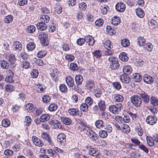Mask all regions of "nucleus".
<instances>
[{
    "label": "nucleus",
    "instance_id": "nucleus-1",
    "mask_svg": "<svg viewBox=\"0 0 158 158\" xmlns=\"http://www.w3.org/2000/svg\"><path fill=\"white\" fill-rule=\"evenodd\" d=\"M106 108L105 102L103 101H100L99 102V109L101 111L100 112H99V115L101 118L105 119L108 118V115L104 111Z\"/></svg>",
    "mask_w": 158,
    "mask_h": 158
},
{
    "label": "nucleus",
    "instance_id": "nucleus-2",
    "mask_svg": "<svg viewBox=\"0 0 158 158\" xmlns=\"http://www.w3.org/2000/svg\"><path fill=\"white\" fill-rule=\"evenodd\" d=\"M108 60L110 62V67L112 69H116L119 67V63L117 59L115 57H110L108 58Z\"/></svg>",
    "mask_w": 158,
    "mask_h": 158
},
{
    "label": "nucleus",
    "instance_id": "nucleus-3",
    "mask_svg": "<svg viewBox=\"0 0 158 158\" xmlns=\"http://www.w3.org/2000/svg\"><path fill=\"white\" fill-rule=\"evenodd\" d=\"M130 99L131 102L136 107H139L142 104V100L141 98L137 95L131 96Z\"/></svg>",
    "mask_w": 158,
    "mask_h": 158
},
{
    "label": "nucleus",
    "instance_id": "nucleus-4",
    "mask_svg": "<svg viewBox=\"0 0 158 158\" xmlns=\"http://www.w3.org/2000/svg\"><path fill=\"white\" fill-rule=\"evenodd\" d=\"M122 106V104L121 103L117 104L115 105H110L109 109L110 112L114 114H118L119 111L121 110Z\"/></svg>",
    "mask_w": 158,
    "mask_h": 158
},
{
    "label": "nucleus",
    "instance_id": "nucleus-5",
    "mask_svg": "<svg viewBox=\"0 0 158 158\" xmlns=\"http://www.w3.org/2000/svg\"><path fill=\"white\" fill-rule=\"evenodd\" d=\"M157 121V118L154 115L148 116L146 118V122L150 125H153L155 124Z\"/></svg>",
    "mask_w": 158,
    "mask_h": 158
},
{
    "label": "nucleus",
    "instance_id": "nucleus-6",
    "mask_svg": "<svg viewBox=\"0 0 158 158\" xmlns=\"http://www.w3.org/2000/svg\"><path fill=\"white\" fill-rule=\"evenodd\" d=\"M66 136L64 134L60 133L57 137V141L61 145H64L66 142Z\"/></svg>",
    "mask_w": 158,
    "mask_h": 158
},
{
    "label": "nucleus",
    "instance_id": "nucleus-7",
    "mask_svg": "<svg viewBox=\"0 0 158 158\" xmlns=\"http://www.w3.org/2000/svg\"><path fill=\"white\" fill-rule=\"evenodd\" d=\"M69 114L73 116L78 115L81 117L82 115V113H79V111L77 108H72L69 109L68 110Z\"/></svg>",
    "mask_w": 158,
    "mask_h": 158
},
{
    "label": "nucleus",
    "instance_id": "nucleus-8",
    "mask_svg": "<svg viewBox=\"0 0 158 158\" xmlns=\"http://www.w3.org/2000/svg\"><path fill=\"white\" fill-rule=\"evenodd\" d=\"M115 9L119 12H122L124 11L126 8L125 5L123 3H118L115 5Z\"/></svg>",
    "mask_w": 158,
    "mask_h": 158
},
{
    "label": "nucleus",
    "instance_id": "nucleus-9",
    "mask_svg": "<svg viewBox=\"0 0 158 158\" xmlns=\"http://www.w3.org/2000/svg\"><path fill=\"white\" fill-rule=\"evenodd\" d=\"M40 151H41L42 152L46 154H47L48 156H54L56 153L55 150L51 149H45L44 148H41Z\"/></svg>",
    "mask_w": 158,
    "mask_h": 158
},
{
    "label": "nucleus",
    "instance_id": "nucleus-10",
    "mask_svg": "<svg viewBox=\"0 0 158 158\" xmlns=\"http://www.w3.org/2000/svg\"><path fill=\"white\" fill-rule=\"evenodd\" d=\"M85 42L88 45L92 46L94 44V38L90 35H87L84 37Z\"/></svg>",
    "mask_w": 158,
    "mask_h": 158
},
{
    "label": "nucleus",
    "instance_id": "nucleus-11",
    "mask_svg": "<svg viewBox=\"0 0 158 158\" xmlns=\"http://www.w3.org/2000/svg\"><path fill=\"white\" fill-rule=\"evenodd\" d=\"M32 139L33 143L36 146L42 147L44 145L43 141L34 135L32 136Z\"/></svg>",
    "mask_w": 158,
    "mask_h": 158
},
{
    "label": "nucleus",
    "instance_id": "nucleus-12",
    "mask_svg": "<svg viewBox=\"0 0 158 158\" xmlns=\"http://www.w3.org/2000/svg\"><path fill=\"white\" fill-rule=\"evenodd\" d=\"M13 49L16 52L20 51L22 48V45L20 42L17 41H15L13 43Z\"/></svg>",
    "mask_w": 158,
    "mask_h": 158
},
{
    "label": "nucleus",
    "instance_id": "nucleus-13",
    "mask_svg": "<svg viewBox=\"0 0 158 158\" xmlns=\"http://www.w3.org/2000/svg\"><path fill=\"white\" fill-rule=\"evenodd\" d=\"M38 38L40 40L41 42L45 44L48 38V35L47 34L41 32L39 33Z\"/></svg>",
    "mask_w": 158,
    "mask_h": 158
},
{
    "label": "nucleus",
    "instance_id": "nucleus-14",
    "mask_svg": "<svg viewBox=\"0 0 158 158\" xmlns=\"http://www.w3.org/2000/svg\"><path fill=\"white\" fill-rule=\"evenodd\" d=\"M132 68L131 66L128 64L124 65L123 67V71L125 74H131L132 73Z\"/></svg>",
    "mask_w": 158,
    "mask_h": 158
},
{
    "label": "nucleus",
    "instance_id": "nucleus-15",
    "mask_svg": "<svg viewBox=\"0 0 158 158\" xmlns=\"http://www.w3.org/2000/svg\"><path fill=\"white\" fill-rule=\"evenodd\" d=\"M49 123L50 125L54 126L55 128H60L61 127L60 123L57 120H53L50 121Z\"/></svg>",
    "mask_w": 158,
    "mask_h": 158
},
{
    "label": "nucleus",
    "instance_id": "nucleus-16",
    "mask_svg": "<svg viewBox=\"0 0 158 158\" xmlns=\"http://www.w3.org/2000/svg\"><path fill=\"white\" fill-rule=\"evenodd\" d=\"M120 79L122 82L124 83H128L130 80L129 77L125 74L121 75Z\"/></svg>",
    "mask_w": 158,
    "mask_h": 158
},
{
    "label": "nucleus",
    "instance_id": "nucleus-17",
    "mask_svg": "<svg viewBox=\"0 0 158 158\" xmlns=\"http://www.w3.org/2000/svg\"><path fill=\"white\" fill-rule=\"evenodd\" d=\"M145 40L142 37L139 36L137 38V44L140 47H144L146 46Z\"/></svg>",
    "mask_w": 158,
    "mask_h": 158
},
{
    "label": "nucleus",
    "instance_id": "nucleus-18",
    "mask_svg": "<svg viewBox=\"0 0 158 158\" xmlns=\"http://www.w3.org/2000/svg\"><path fill=\"white\" fill-rule=\"evenodd\" d=\"M36 26L38 29L41 31L45 30L47 28L45 23L43 22L37 23Z\"/></svg>",
    "mask_w": 158,
    "mask_h": 158
},
{
    "label": "nucleus",
    "instance_id": "nucleus-19",
    "mask_svg": "<svg viewBox=\"0 0 158 158\" xmlns=\"http://www.w3.org/2000/svg\"><path fill=\"white\" fill-rule=\"evenodd\" d=\"M94 81L90 79L86 81L85 86L87 89H91L94 86Z\"/></svg>",
    "mask_w": 158,
    "mask_h": 158
},
{
    "label": "nucleus",
    "instance_id": "nucleus-20",
    "mask_svg": "<svg viewBox=\"0 0 158 158\" xmlns=\"http://www.w3.org/2000/svg\"><path fill=\"white\" fill-rule=\"evenodd\" d=\"M143 80L144 82L147 84H152L153 82V78L148 74L144 75Z\"/></svg>",
    "mask_w": 158,
    "mask_h": 158
},
{
    "label": "nucleus",
    "instance_id": "nucleus-21",
    "mask_svg": "<svg viewBox=\"0 0 158 158\" xmlns=\"http://www.w3.org/2000/svg\"><path fill=\"white\" fill-rule=\"evenodd\" d=\"M86 134L93 139L95 140L97 138L96 134L91 130L88 129L86 131Z\"/></svg>",
    "mask_w": 158,
    "mask_h": 158
},
{
    "label": "nucleus",
    "instance_id": "nucleus-22",
    "mask_svg": "<svg viewBox=\"0 0 158 158\" xmlns=\"http://www.w3.org/2000/svg\"><path fill=\"white\" fill-rule=\"evenodd\" d=\"M114 100L116 102H122L124 100L123 97L120 94H115L113 96Z\"/></svg>",
    "mask_w": 158,
    "mask_h": 158
},
{
    "label": "nucleus",
    "instance_id": "nucleus-23",
    "mask_svg": "<svg viewBox=\"0 0 158 158\" xmlns=\"http://www.w3.org/2000/svg\"><path fill=\"white\" fill-rule=\"evenodd\" d=\"M66 82L69 87H72L74 84V80L70 76H68L65 79Z\"/></svg>",
    "mask_w": 158,
    "mask_h": 158
},
{
    "label": "nucleus",
    "instance_id": "nucleus-24",
    "mask_svg": "<svg viewBox=\"0 0 158 158\" xmlns=\"http://www.w3.org/2000/svg\"><path fill=\"white\" fill-rule=\"evenodd\" d=\"M61 120L62 122L66 125H70L72 122V120L70 118L65 117H61Z\"/></svg>",
    "mask_w": 158,
    "mask_h": 158
},
{
    "label": "nucleus",
    "instance_id": "nucleus-25",
    "mask_svg": "<svg viewBox=\"0 0 158 158\" xmlns=\"http://www.w3.org/2000/svg\"><path fill=\"white\" fill-rule=\"evenodd\" d=\"M139 95L145 103H148L149 101V97L146 93L143 92L139 94Z\"/></svg>",
    "mask_w": 158,
    "mask_h": 158
},
{
    "label": "nucleus",
    "instance_id": "nucleus-26",
    "mask_svg": "<svg viewBox=\"0 0 158 158\" xmlns=\"http://www.w3.org/2000/svg\"><path fill=\"white\" fill-rule=\"evenodd\" d=\"M35 90L38 93H43L45 90V88L44 86L39 84H37L35 86Z\"/></svg>",
    "mask_w": 158,
    "mask_h": 158
},
{
    "label": "nucleus",
    "instance_id": "nucleus-27",
    "mask_svg": "<svg viewBox=\"0 0 158 158\" xmlns=\"http://www.w3.org/2000/svg\"><path fill=\"white\" fill-rule=\"evenodd\" d=\"M50 118V116L48 114H44L42 115L40 117V120L42 122H44L47 121Z\"/></svg>",
    "mask_w": 158,
    "mask_h": 158
},
{
    "label": "nucleus",
    "instance_id": "nucleus-28",
    "mask_svg": "<svg viewBox=\"0 0 158 158\" xmlns=\"http://www.w3.org/2000/svg\"><path fill=\"white\" fill-rule=\"evenodd\" d=\"M75 80L77 85H81L83 81V77L80 75H77L75 77Z\"/></svg>",
    "mask_w": 158,
    "mask_h": 158
},
{
    "label": "nucleus",
    "instance_id": "nucleus-29",
    "mask_svg": "<svg viewBox=\"0 0 158 158\" xmlns=\"http://www.w3.org/2000/svg\"><path fill=\"white\" fill-rule=\"evenodd\" d=\"M127 54L124 52H122L119 55L120 59L123 62H126L128 60V58Z\"/></svg>",
    "mask_w": 158,
    "mask_h": 158
},
{
    "label": "nucleus",
    "instance_id": "nucleus-30",
    "mask_svg": "<svg viewBox=\"0 0 158 158\" xmlns=\"http://www.w3.org/2000/svg\"><path fill=\"white\" fill-rule=\"evenodd\" d=\"M120 19L119 17L114 16L112 18L111 23L114 25H118L120 23Z\"/></svg>",
    "mask_w": 158,
    "mask_h": 158
},
{
    "label": "nucleus",
    "instance_id": "nucleus-31",
    "mask_svg": "<svg viewBox=\"0 0 158 158\" xmlns=\"http://www.w3.org/2000/svg\"><path fill=\"white\" fill-rule=\"evenodd\" d=\"M136 13L137 15L139 18H143L145 15L144 11L142 9L138 8L136 10Z\"/></svg>",
    "mask_w": 158,
    "mask_h": 158
},
{
    "label": "nucleus",
    "instance_id": "nucleus-32",
    "mask_svg": "<svg viewBox=\"0 0 158 158\" xmlns=\"http://www.w3.org/2000/svg\"><path fill=\"white\" fill-rule=\"evenodd\" d=\"M122 131L124 133H127L130 131V129L129 126L127 124H124L121 127Z\"/></svg>",
    "mask_w": 158,
    "mask_h": 158
},
{
    "label": "nucleus",
    "instance_id": "nucleus-33",
    "mask_svg": "<svg viewBox=\"0 0 158 158\" xmlns=\"http://www.w3.org/2000/svg\"><path fill=\"white\" fill-rule=\"evenodd\" d=\"M133 79L135 82H139L142 79V76L140 74L137 73L133 74Z\"/></svg>",
    "mask_w": 158,
    "mask_h": 158
},
{
    "label": "nucleus",
    "instance_id": "nucleus-34",
    "mask_svg": "<svg viewBox=\"0 0 158 158\" xmlns=\"http://www.w3.org/2000/svg\"><path fill=\"white\" fill-rule=\"evenodd\" d=\"M13 16L11 15H8L4 18V21L6 23H9L11 22L13 20Z\"/></svg>",
    "mask_w": 158,
    "mask_h": 158
},
{
    "label": "nucleus",
    "instance_id": "nucleus-35",
    "mask_svg": "<svg viewBox=\"0 0 158 158\" xmlns=\"http://www.w3.org/2000/svg\"><path fill=\"white\" fill-rule=\"evenodd\" d=\"M40 19L41 22L46 23L49 21L50 17L49 16L47 15H41L40 16Z\"/></svg>",
    "mask_w": 158,
    "mask_h": 158
},
{
    "label": "nucleus",
    "instance_id": "nucleus-36",
    "mask_svg": "<svg viewBox=\"0 0 158 158\" xmlns=\"http://www.w3.org/2000/svg\"><path fill=\"white\" fill-rule=\"evenodd\" d=\"M104 46L107 49H111L113 48V46L110 41L107 40L104 43Z\"/></svg>",
    "mask_w": 158,
    "mask_h": 158
},
{
    "label": "nucleus",
    "instance_id": "nucleus-37",
    "mask_svg": "<svg viewBox=\"0 0 158 158\" xmlns=\"http://www.w3.org/2000/svg\"><path fill=\"white\" fill-rule=\"evenodd\" d=\"M59 88L60 91L63 93H66L68 90L66 85L64 84H60L59 86Z\"/></svg>",
    "mask_w": 158,
    "mask_h": 158
},
{
    "label": "nucleus",
    "instance_id": "nucleus-38",
    "mask_svg": "<svg viewBox=\"0 0 158 158\" xmlns=\"http://www.w3.org/2000/svg\"><path fill=\"white\" fill-rule=\"evenodd\" d=\"M106 31L108 33L111 35L115 33V30L110 26H107Z\"/></svg>",
    "mask_w": 158,
    "mask_h": 158
},
{
    "label": "nucleus",
    "instance_id": "nucleus-39",
    "mask_svg": "<svg viewBox=\"0 0 158 158\" xmlns=\"http://www.w3.org/2000/svg\"><path fill=\"white\" fill-rule=\"evenodd\" d=\"M58 108L57 105L54 103L50 104L48 107V110L51 112H53L56 110Z\"/></svg>",
    "mask_w": 158,
    "mask_h": 158
},
{
    "label": "nucleus",
    "instance_id": "nucleus-40",
    "mask_svg": "<svg viewBox=\"0 0 158 158\" xmlns=\"http://www.w3.org/2000/svg\"><path fill=\"white\" fill-rule=\"evenodd\" d=\"M2 126L4 127H8L10 124V120L7 119H3L2 122Z\"/></svg>",
    "mask_w": 158,
    "mask_h": 158
},
{
    "label": "nucleus",
    "instance_id": "nucleus-41",
    "mask_svg": "<svg viewBox=\"0 0 158 158\" xmlns=\"http://www.w3.org/2000/svg\"><path fill=\"white\" fill-rule=\"evenodd\" d=\"M88 106L86 103H83L80 106L81 110L84 112H86L88 110Z\"/></svg>",
    "mask_w": 158,
    "mask_h": 158
},
{
    "label": "nucleus",
    "instance_id": "nucleus-42",
    "mask_svg": "<svg viewBox=\"0 0 158 158\" xmlns=\"http://www.w3.org/2000/svg\"><path fill=\"white\" fill-rule=\"evenodd\" d=\"M35 44L33 42H30L27 46V49L29 51L33 50L35 48Z\"/></svg>",
    "mask_w": 158,
    "mask_h": 158
},
{
    "label": "nucleus",
    "instance_id": "nucleus-43",
    "mask_svg": "<svg viewBox=\"0 0 158 158\" xmlns=\"http://www.w3.org/2000/svg\"><path fill=\"white\" fill-rule=\"evenodd\" d=\"M0 65L2 68L4 69H7L9 67V64L6 61L2 60L0 61Z\"/></svg>",
    "mask_w": 158,
    "mask_h": 158
},
{
    "label": "nucleus",
    "instance_id": "nucleus-44",
    "mask_svg": "<svg viewBox=\"0 0 158 158\" xmlns=\"http://www.w3.org/2000/svg\"><path fill=\"white\" fill-rule=\"evenodd\" d=\"M130 156L132 158H141L140 154L136 151L132 152L131 153Z\"/></svg>",
    "mask_w": 158,
    "mask_h": 158
},
{
    "label": "nucleus",
    "instance_id": "nucleus-45",
    "mask_svg": "<svg viewBox=\"0 0 158 158\" xmlns=\"http://www.w3.org/2000/svg\"><path fill=\"white\" fill-rule=\"evenodd\" d=\"M145 47H143L144 49L151 52L152 50L153 46L151 43H148L147 44H146V46Z\"/></svg>",
    "mask_w": 158,
    "mask_h": 158
},
{
    "label": "nucleus",
    "instance_id": "nucleus-46",
    "mask_svg": "<svg viewBox=\"0 0 158 158\" xmlns=\"http://www.w3.org/2000/svg\"><path fill=\"white\" fill-rule=\"evenodd\" d=\"M33 107L34 105L33 104L28 103L25 106L24 110L32 111Z\"/></svg>",
    "mask_w": 158,
    "mask_h": 158
},
{
    "label": "nucleus",
    "instance_id": "nucleus-47",
    "mask_svg": "<svg viewBox=\"0 0 158 158\" xmlns=\"http://www.w3.org/2000/svg\"><path fill=\"white\" fill-rule=\"evenodd\" d=\"M150 101L151 103L154 106L158 105V99L155 97H151L150 99Z\"/></svg>",
    "mask_w": 158,
    "mask_h": 158
},
{
    "label": "nucleus",
    "instance_id": "nucleus-48",
    "mask_svg": "<svg viewBox=\"0 0 158 158\" xmlns=\"http://www.w3.org/2000/svg\"><path fill=\"white\" fill-rule=\"evenodd\" d=\"M8 60L11 64H14L15 61V55L13 54H10L8 56Z\"/></svg>",
    "mask_w": 158,
    "mask_h": 158
},
{
    "label": "nucleus",
    "instance_id": "nucleus-49",
    "mask_svg": "<svg viewBox=\"0 0 158 158\" xmlns=\"http://www.w3.org/2000/svg\"><path fill=\"white\" fill-rule=\"evenodd\" d=\"M121 44L122 45L123 47H127L130 44L129 40L127 39H124L122 40Z\"/></svg>",
    "mask_w": 158,
    "mask_h": 158
},
{
    "label": "nucleus",
    "instance_id": "nucleus-50",
    "mask_svg": "<svg viewBox=\"0 0 158 158\" xmlns=\"http://www.w3.org/2000/svg\"><path fill=\"white\" fill-rule=\"evenodd\" d=\"M148 144L149 146H153L154 144L153 140L150 137H147L146 138Z\"/></svg>",
    "mask_w": 158,
    "mask_h": 158
},
{
    "label": "nucleus",
    "instance_id": "nucleus-51",
    "mask_svg": "<svg viewBox=\"0 0 158 158\" xmlns=\"http://www.w3.org/2000/svg\"><path fill=\"white\" fill-rule=\"evenodd\" d=\"M101 7L100 9L101 13L103 15L106 14L108 12V6L106 5H104L103 6H101Z\"/></svg>",
    "mask_w": 158,
    "mask_h": 158
},
{
    "label": "nucleus",
    "instance_id": "nucleus-52",
    "mask_svg": "<svg viewBox=\"0 0 158 158\" xmlns=\"http://www.w3.org/2000/svg\"><path fill=\"white\" fill-rule=\"evenodd\" d=\"M5 89L7 92H11L14 90V87L10 84H7L5 86Z\"/></svg>",
    "mask_w": 158,
    "mask_h": 158
},
{
    "label": "nucleus",
    "instance_id": "nucleus-53",
    "mask_svg": "<svg viewBox=\"0 0 158 158\" xmlns=\"http://www.w3.org/2000/svg\"><path fill=\"white\" fill-rule=\"evenodd\" d=\"M31 119L29 116H26L25 117L24 122L26 123L25 125L27 126H29L31 123Z\"/></svg>",
    "mask_w": 158,
    "mask_h": 158
},
{
    "label": "nucleus",
    "instance_id": "nucleus-54",
    "mask_svg": "<svg viewBox=\"0 0 158 158\" xmlns=\"http://www.w3.org/2000/svg\"><path fill=\"white\" fill-rule=\"evenodd\" d=\"M39 74V72L37 69H34L31 73V76L33 78H36L37 77Z\"/></svg>",
    "mask_w": 158,
    "mask_h": 158
},
{
    "label": "nucleus",
    "instance_id": "nucleus-55",
    "mask_svg": "<svg viewBox=\"0 0 158 158\" xmlns=\"http://www.w3.org/2000/svg\"><path fill=\"white\" fill-rule=\"evenodd\" d=\"M70 69L73 71H76L78 69V66L77 64L74 63H71L70 64Z\"/></svg>",
    "mask_w": 158,
    "mask_h": 158
},
{
    "label": "nucleus",
    "instance_id": "nucleus-56",
    "mask_svg": "<svg viewBox=\"0 0 158 158\" xmlns=\"http://www.w3.org/2000/svg\"><path fill=\"white\" fill-rule=\"evenodd\" d=\"M35 27L33 25H30L28 26L27 30V31L29 33H33L35 31Z\"/></svg>",
    "mask_w": 158,
    "mask_h": 158
},
{
    "label": "nucleus",
    "instance_id": "nucleus-57",
    "mask_svg": "<svg viewBox=\"0 0 158 158\" xmlns=\"http://www.w3.org/2000/svg\"><path fill=\"white\" fill-rule=\"evenodd\" d=\"M74 56L72 55L68 54L65 56V58L66 60L69 61L71 62L74 59Z\"/></svg>",
    "mask_w": 158,
    "mask_h": 158
},
{
    "label": "nucleus",
    "instance_id": "nucleus-58",
    "mask_svg": "<svg viewBox=\"0 0 158 158\" xmlns=\"http://www.w3.org/2000/svg\"><path fill=\"white\" fill-rule=\"evenodd\" d=\"M135 131L137 132L138 135L139 136H142L143 134V130L140 126L137 127V128L135 129Z\"/></svg>",
    "mask_w": 158,
    "mask_h": 158
},
{
    "label": "nucleus",
    "instance_id": "nucleus-59",
    "mask_svg": "<svg viewBox=\"0 0 158 158\" xmlns=\"http://www.w3.org/2000/svg\"><path fill=\"white\" fill-rule=\"evenodd\" d=\"M43 102L45 103H48L50 102V98L48 95H44L42 98Z\"/></svg>",
    "mask_w": 158,
    "mask_h": 158
},
{
    "label": "nucleus",
    "instance_id": "nucleus-60",
    "mask_svg": "<svg viewBox=\"0 0 158 158\" xmlns=\"http://www.w3.org/2000/svg\"><path fill=\"white\" fill-rule=\"evenodd\" d=\"M87 7V5L84 2H82L79 4V8L80 10H85Z\"/></svg>",
    "mask_w": 158,
    "mask_h": 158
},
{
    "label": "nucleus",
    "instance_id": "nucleus-61",
    "mask_svg": "<svg viewBox=\"0 0 158 158\" xmlns=\"http://www.w3.org/2000/svg\"><path fill=\"white\" fill-rule=\"evenodd\" d=\"M107 136V132L105 131L101 130L99 131V136L102 138H105Z\"/></svg>",
    "mask_w": 158,
    "mask_h": 158
},
{
    "label": "nucleus",
    "instance_id": "nucleus-62",
    "mask_svg": "<svg viewBox=\"0 0 158 158\" xmlns=\"http://www.w3.org/2000/svg\"><path fill=\"white\" fill-rule=\"evenodd\" d=\"M47 54V52L44 50L40 51L37 53V56L39 58H42L45 56Z\"/></svg>",
    "mask_w": 158,
    "mask_h": 158
},
{
    "label": "nucleus",
    "instance_id": "nucleus-63",
    "mask_svg": "<svg viewBox=\"0 0 158 158\" xmlns=\"http://www.w3.org/2000/svg\"><path fill=\"white\" fill-rule=\"evenodd\" d=\"M113 86L114 88L117 89H119L121 88V86L120 83L118 82H115L113 83Z\"/></svg>",
    "mask_w": 158,
    "mask_h": 158
},
{
    "label": "nucleus",
    "instance_id": "nucleus-64",
    "mask_svg": "<svg viewBox=\"0 0 158 158\" xmlns=\"http://www.w3.org/2000/svg\"><path fill=\"white\" fill-rule=\"evenodd\" d=\"M20 108V106L17 105H15L13 106L11 110L13 112H16L18 111Z\"/></svg>",
    "mask_w": 158,
    "mask_h": 158
}]
</instances>
